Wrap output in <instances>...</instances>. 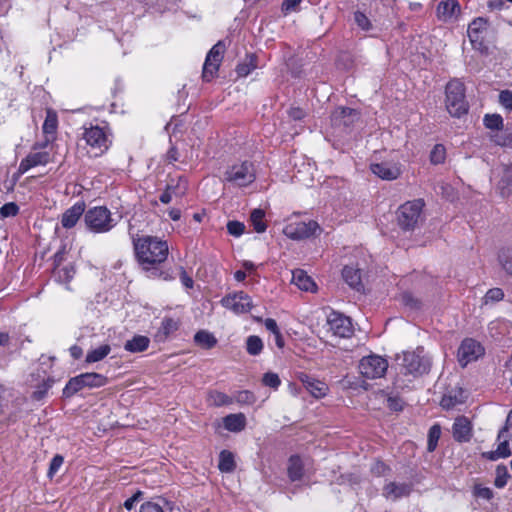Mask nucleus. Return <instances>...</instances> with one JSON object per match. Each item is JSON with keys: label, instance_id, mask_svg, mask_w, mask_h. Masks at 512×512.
<instances>
[{"label": "nucleus", "instance_id": "nucleus-1", "mask_svg": "<svg viewBox=\"0 0 512 512\" xmlns=\"http://www.w3.org/2000/svg\"><path fill=\"white\" fill-rule=\"evenodd\" d=\"M133 244L138 263L146 271L147 276L158 278L164 275L159 270V265L167 259L169 251L167 242L157 237L142 236L134 238Z\"/></svg>", "mask_w": 512, "mask_h": 512}, {"label": "nucleus", "instance_id": "nucleus-2", "mask_svg": "<svg viewBox=\"0 0 512 512\" xmlns=\"http://www.w3.org/2000/svg\"><path fill=\"white\" fill-rule=\"evenodd\" d=\"M396 361L402 374L414 378L428 373L431 368V359L424 353L423 348L403 352L402 355H397Z\"/></svg>", "mask_w": 512, "mask_h": 512}, {"label": "nucleus", "instance_id": "nucleus-3", "mask_svg": "<svg viewBox=\"0 0 512 512\" xmlns=\"http://www.w3.org/2000/svg\"><path fill=\"white\" fill-rule=\"evenodd\" d=\"M446 93V109L453 117H460L468 111V103L465 98L464 84L458 80L453 79L449 81L445 89Z\"/></svg>", "mask_w": 512, "mask_h": 512}, {"label": "nucleus", "instance_id": "nucleus-4", "mask_svg": "<svg viewBox=\"0 0 512 512\" xmlns=\"http://www.w3.org/2000/svg\"><path fill=\"white\" fill-rule=\"evenodd\" d=\"M425 203L422 199L407 201L397 211V221L403 230H414L422 219Z\"/></svg>", "mask_w": 512, "mask_h": 512}, {"label": "nucleus", "instance_id": "nucleus-5", "mask_svg": "<svg viewBox=\"0 0 512 512\" xmlns=\"http://www.w3.org/2000/svg\"><path fill=\"white\" fill-rule=\"evenodd\" d=\"M87 227L95 233H105L115 226L111 212L105 206L90 208L84 215Z\"/></svg>", "mask_w": 512, "mask_h": 512}, {"label": "nucleus", "instance_id": "nucleus-6", "mask_svg": "<svg viewBox=\"0 0 512 512\" xmlns=\"http://www.w3.org/2000/svg\"><path fill=\"white\" fill-rule=\"evenodd\" d=\"M107 378L99 373H83L71 378L63 389V395L71 397L84 387L96 388L104 386Z\"/></svg>", "mask_w": 512, "mask_h": 512}, {"label": "nucleus", "instance_id": "nucleus-7", "mask_svg": "<svg viewBox=\"0 0 512 512\" xmlns=\"http://www.w3.org/2000/svg\"><path fill=\"white\" fill-rule=\"evenodd\" d=\"M256 178L254 165L244 161L229 167L224 173V180L239 187L251 184Z\"/></svg>", "mask_w": 512, "mask_h": 512}, {"label": "nucleus", "instance_id": "nucleus-8", "mask_svg": "<svg viewBox=\"0 0 512 512\" xmlns=\"http://www.w3.org/2000/svg\"><path fill=\"white\" fill-rule=\"evenodd\" d=\"M387 368V360L378 355L363 357L359 363L361 375L368 379L381 378L386 373Z\"/></svg>", "mask_w": 512, "mask_h": 512}, {"label": "nucleus", "instance_id": "nucleus-9", "mask_svg": "<svg viewBox=\"0 0 512 512\" xmlns=\"http://www.w3.org/2000/svg\"><path fill=\"white\" fill-rule=\"evenodd\" d=\"M225 52V45L221 41L216 43L208 52L204 65L202 77L205 81H211L218 72Z\"/></svg>", "mask_w": 512, "mask_h": 512}, {"label": "nucleus", "instance_id": "nucleus-10", "mask_svg": "<svg viewBox=\"0 0 512 512\" xmlns=\"http://www.w3.org/2000/svg\"><path fill=\"white\" fill-rule=\"evenodd\" d=\"M328 331L335 337L349 338L353 334V325L349 317L331 312L327 317Z\"/></svg>", "mask_w": 512, "mask_h": 512}, {"label": "nucleus", "instance_id": "nucleus-11", "mask_svg": "<svg viewBox=\"0 0 512 512\" xmlns=\"http://www.w3.org/2000/svg\"><path fill=\"white\" fill-rule=\"evenodd\" d=\"M320 229L316 221H295L290 222L283 228V233L293 240H301L313 236Z\"/></svg>", "mask_w": 512, "mask_h": 512}, {"label": "nucleus", "instance_id": "nucleus-12", "mask_svg": "<svg viewBox=\"0 0 512 512\" xmlns=\"http://www.w3.org/2000/svg\"><path fill=\"white\" fill-rule=\"evenodd\" d=\"M83 138L92 149L98 150L95 152V156L102 154L109 148L108 134L104 128L99 126H90L85 128Z\"/></svg>", "mask_w": 512, "mask_h": 512}, {"label": "nucleus", "instance_id": "nucleus-13", "mask_svg": "<svg viewBox=\"0 0 512 512\" xmlns=\"http://www.w3.org/2000/svg\"><path fill=\"white\" fill-rule=\"evenodd\" d=\"M484 354L482 345L474 339L466 338L458 348V362L462 367L476 361Z\"/></svg>", "mask_w": 512, "mask_h": 512}, {"label": "nucleus", "instance_id": "nucleus-14", "mask_svg": "<svg viewBox=\"0 0 512 512\" xmlns=\"http://www.w3.org/2000/svg\"><path fill=\"white\" fill-rule=\"evenodd\" d=\"M47 144H35L33 150L21 160L19 164V172L26 173L29 169L36 166H44L50 162V154L46 151H36L38 148H44Z\"/></svg>", "mask_w": 512, "mask_h": 512}, {"label": "nucleus", "instance_id": "nucleus-15", "mask_svg": "<svg viewBox=\"0 0 512 512\" xmlns=\"http://www.w3.org/2000/svg\"><path fill=\"white\" fill-rule=\"evenodd\" d=\"M221 303L236 314L247 313L252 308V300L244 292L227 295L221 300Z\"/></svg>", "mask_w": 512, "mask_h": 512}, {"label": "nucleus", "instance_id": "nucleus-16", "mask_svg": "<svg viewBox=\"0 0 512 512\" xmlns=\"http://www.w3.org/2000/svg\"><path fill=\"white\" fill-rule=\"evenodd\" d=\"M493 176L498 178L497 189L501 197L506 198L510 196L512 185V167L502 164L493 170Z\"/></svg>", "mask_w": 512, "mask_h": 512}, {"label": "nucleus", "instance_id": "nucleus-17", "mask_svg": "<svg viewBox=\"0 0 512 512\" xmlns=\"http://www.w3.org/2000/svg\"><path fill=\"white\" fill-rule=\"evenodd\" d=\"M358 119V111L348 107H338L331 115V122L335 127L343 126L344 128H348Z\"/></svg>", "mask_w": 512, "mask_h": 512}, {"label": "nucleus", "instance_id": "nucleus-18", "mask_svg": "<svg viewBox=\"0 0 512 512\" xmlns=\"http://www.w3.org/2000/svg\"><path fill=\"white\" fill-rule=\"evenodd\" d=\"M370 170L377 177L387 181L395 180L401 174L400 165L394 162L372 163Z\"/></svg>", "mask_w": 512, "mask_h": 512}, {"label": "nucleus", "instance_id": "nucleus-19", "mask_svg": "<svg viewBox=\"0 0 512 512\" xmlns=\"http://www.w3.org/2000/svg\"><path fill=\"white\" fill-rule=\"evenodd\" d=\"M298 379L304 385L306 390L311 394V396L317 399L326 396L329 390L326 383L318 379H315L305 373H299Z\"/></svg>", "mask_w": 512, "mask_h": 512}, {"label": "nucleus", "instance_id": "nucleus-20", "mask_svg": "<svg viewBox=\"0 0 512 512\" xmlns=\"http://www.w3.org/2000/svg\"><path fill=\"white\" fill-rule=\"evenodd\" d=\"M452 435L455 441L464 443L472 437V424L465 416H459L452 425Z\"/></svg>", "mask_w": 512, "mask_h": 512}, {"label": "nucleus", "instance_id": "nucleus-21", "mask_svg": "<svg viewBox=\"0 0 512 512\" xmlns=\"http://www.w3.org/2000/svg\"><path fill=\"white\" fill-rule=\"evenodd\" d=\"M437 17L439 20L447 22L456 19L460 14V5L457 0L441 1L437 6Z\"/></svg>", "mask_w": 512, "mask_h": 512}, {"label": "nucleus", "instance_id": "nucleus-22", "mask_svg": "<svg viewBox=\"0 0 512 512\" xmlns=\"http://www.w3.org/2000/svg\"><path fill=\"white\" fill-rule=\"evenodd\" d=\"M343 280L349 287L360 292L364 289L361 269L354 265H346L342 269Z\"/></svg>", "mask_w": 512, "mask_h": 512}, {"label": "nucleus", "instance_id": "nucleus-23", "mask_svg": "<svg viewBox=\"0 0 512 512\" xmlns=\"http://www.w3.org/2000/svg\"><path fill=\"white\" fill-rule=\"evenodd\" d=\"M85 203L83 201L76 202L68 208L61 217V224L64 228L70 229L76 225L80 217L85 212Z\"/></svg>", "mask_w": 512, "mask_h": 512}, {"label": "nucleus", "instance_id": "nucleus-24", "mask_svg": "<svg viewBox=\"0 0 512 512\" xmlns=\"http://www.w3.org/2000/svg\"><path fill=\"white\" fill-rule=\"evenodd\" d=\"M466 398H467L466 392L460 387H455V388L448 390L443 395L440 404L444 409L449 410L459 404L464 403Z\"/></svg>", "mask_w": 512, "mask_h": 512}, {"label": "nucleus", "instance_id": "nucleus-25", "mask_svg": "<svg viewBox=\"0 0 512 512\" xmlns=\"http://www.w3.org/2000/svg\"><path fill=\"white\" fill-rule=\"evenodd\" d=\"M410 492L411 486L407 483L389 482L383 487V496L392 501L408 496Z\"/></svg>", "mask_w": 512, "mask_h": 512}, {"label": "nucleus", "instance_id": "nucleus-26", "mask_svg": "<svg viewBox=\"0 0 512 512\" xmlns=\"http://www.w3.org/2000/svg\"><path fill=\"white\" fill-rule=\"evenodd\" d=\"M292 283L303 291L312 292L316 287V284L314 283L312 278L301 269H297L292 272Z\"/></svg>", "mask_w": 512, "mask_h": 512}, {"label": "nucleus", "instance_id": "nucleus-27", "mask_svg": "<svg viewBox=\"0 0 512 512\" xmlns=\"http://www.w3.org/2000/svg\"><path fill=\"white\" fill-rule=\"evenodd\" d=\"M58 127L57 114L52 110H47L46 118L42 126L43 133L46 135L45 143L48 144L54 139Z\"/></svg>", "mask_w": 512, "mask_h": 512}, {"label": "nucleus", "instance_id": "nucleus-28", "mask_svg": "<svg viewBox=\"0 0 512 512\" xmlns=\"http://www.w3.org/2000/svg\"><path fill=\"white\" fill-rule=\"evenodd\" d=\"M150 339L144 335H135L132 339L127 340L124 349L130 353H140L149 347Z\"/></svg>", "mask_w": 512, "mask_h": 512}, {"label": "nucleus", "instance_id": "nucleus-29", "mask_svg": "<svg viewBox=\"0 0 512 512\" xmlns=\"http://www.w3.org/2000/svg\"><path fill=\"white\" fill-rule=\"evenodd\" d=\"M223 424L228 431L239 432L245 428L246 418L242 413L230 414L224 417Z\"/></svg>", "mask_w": 512, "mask_h": 512}, {"label": "nucleus", "instance_id": "nucleus-30", "mask_svg": "<svg viewBox=\"0 0 512 512\" xmlns=\"http://www.w3.org/2000/svg\"><path fill=\"white\" fill-rule=\"evenodd\" d=\"M487 29V21L484 18L474 19L468 26V36L471 42H478L481 34Z\"/></svg>", "mask_w": 512, "mask_h": 512}, {"label": "nucleus", "instance_id": "nucleus-31", "mask_svg": "<svg viewBox=\"0 0 512 512\" xmlns=\"http://www.w3.org/2000/svg\"><path fill=\"white\" fill-rule=\"evenodd\" d=\"M287 472L291 481H297L302 478L303 463L299 456L293 455L289 458Z\"/></svg>", "mask_w": 512, "mask_h": 512}, {"label": "nucleus", "instance_id": "nucleus-32", "mask_svg": "<svg viewBox=\"0 0 512 512\" xmlns=\"http://www.w3.org/2000/svg\"><path fill=\"white\" fill-rule=\"evenodd\" d=\"M194 341L197 345L204 349H211L217 344L215 336L205 330L197 332L194 336Z\"/></svg>", "mask_w": 512, "mask_h": 512}, {"label": "nucleus", "instance_id": "nucleus-33", "mask_svg": "<svg viewBox=\"0 0 512 512\" xmlns=\"http://www.w3.org/2000/svg\"><path fill=\"white\" fill-rule=\"evenodd\" d=\"M498 262L505 273L512 277V248H501L498 252Z\"/></svg>", "mask_w": 512, "mask_h": 512}, {"label": "nucleus", "instance_id": "nucleus-34", "mask_svg": "<svg viewBox=\"0 0 512 512\" xmlns=\"http://www.w3.org/2000/svg\"><path fill=\"white\" fill-rule=\"evenodd\" d=\"M218 468L224 473H230L235 469L234 455L230 451L223 450L220 452Z\"/></svg>", "mask_w": 512, "mask_h": 512}, {"label": "nucleus", "instance_id": "nucleus-35", "mask_svg": "<svg viewBox=\"0 0 512 512\" xmlns=\"http://www.w3.org/2000/svg\"><path fill=\"white\" fill-rule=\"evenodd\" d=\"M111 351V347L108 344L101 345L91 351H89L86 355L87 363H95L103 360Z\"/></svg>", "mask_w": 512, "mask_h": 512}, {"label": "nucleus", "instance_id": "nucleus-36", "mask_svg": "<svg viewBox=\"0 0 512 512\" xmlns=\"http://www.w3.org/2000/svg\"><path fill=\"white\" fill-rule=\"evenodd\" d=\"M257 67L256 56L248 55L246 59L237 65L236 72L240 77H246Z\"/></svg>", "mask_w": 512, "mask_h": 512}, {"label": "nucleus", "instance_id": "nucleus-37", "mask_svg": "<svg viewBox=\"0 0 512 512\" xmlns=\"http://www.w3.org/2000/svg\"><path fill=\"white\" fill-rule=\"evenodd\" d=\"M75 275V268L72 264L54 268V276L60 282H69Z\"/></svg>", "mask_w": 512, "mask_h": 512}, {"label": "nucleus", "instance_id": "nucleus-38", "mask_svg": "<svg viewBox=\"0 0 512 512\" xmlns=\"http://www.w3.org/2000/svg\"><path fill=\"white\" fill-rule=\"evenodd\" d=\"M265 213L261 209H254L250 215L251 224L257 233H263L266 230V224L264 222Z\"/></svg>", "mask_w": 512, "mask_h": 512}, {"label": "nucleus", "instance_id": "nucleus-39", "mask_svg": "<svg viewBox=\"0 0 512 512\" xmlns=\"http://www.w3.org/2000/svg\"><path fill=\"white\" fill-rule=\"evenodd\" d=\"M263 347L262 339L256 335H251L246 340V350L252 356L259 355L262 352Z\"/></svg>", "mask_w": 512, "mask_h": 512}, {"label": "nucleus", "instance_id": "nucleus-40", "mask_svg": "<svg viewBox=\"0 0 512 512\" xmlns=\"http://www.w3.org/2000/svg\"><path fill=\"white\" fill-rule=\"evenodd\" d=\"M441 436V427L438 424H434L430 427L428 432V443H427V450L429 452H433L438 444V441Z\"/></svg>", "mask_w": 512, "mask_h": 512}, {"label": "nucleus", "instance_id": "nucleus-41", "mask_svg": "<svg viewBox=\"0 0 512 512\" xmlns=\"http://www.w3.org/2000/svg\"><path fill=\"white\" fill-rule=\"evenodd\" d=\"M353 19L355 24L363 31H370L373 28L372 22L366 14L357 10L353 13Z\"/></svg>", "mask_w": 512, "mask_h": 512}, {"label": "nucleus", "instance_id": "nucleus-42", "mask_svg": "<svg viewBox=\"0 0 512 512\" xmlns=\"http://www.w3.org/2000/svg\"><path fill=\"white\" fill-rule=\"evenodd\" d=\"M483 121L485 127L490 130H501L503 128V118L499 114H486Z\"/></svg>", "mask_w": 512, "mask_h": 512}, {"label": "nucleus", "instance_id": "nucleus-43", "mask_svg": "<svg viewBox=\"0 0 512 512\" xmlns=\"http://www.w3.org/2000/svg\"><path fill=\"white\" fill-rule=\"evenodd\" d=\"M446 158V149L441 144H436L431 153H430V161L433 164H441L445 161Z\"/></svg>", "mask_w": 512, "mask_h": 512}, {"label": "nucleus", "instance_id": "nucleus-44", "mask_svg": "<svg viewBox=\"0 0 512 512\" xmlns=\"http://www.w3.org/2000/svg\"><path fill=\"white\" fill-rule=\"evenodd\" d=\"M208 401L214 406H224L231 403L230 398L226 394L218 391L211 392Z\"/></svg>", "mask_w": 512, "mask_h": 512}, {"label": "nucleus", "instance_id": "nucleus-45", "mask_svg": "<svg viewBox=\"0 0 512 512\" xmlns=\"http://www.w3.org/2000/svg\"><path fill=\"white\" fill-rule=\"evenodd\" d=\"M165 504L164 500L148 501L141 505L140 512H165Z\"/></svg>", "mask_w": 512, "mask_h": 512}, {"label": "nucleus", "instance_id": "nucleus-46", "mask_svg": "<svg viewBox=\"0 0 512 512\" xmlns=\"http://www.w3.org/2000/svg\"><path fill=\"white\" fill-rule=\"evenodd\" d=\"M503 297H504V292L502 289L491 288L486 292V294L483 298V301L485 304L495 303V302L501 301L503 299Z\"/></svg>", "mask_w": 512, "mask_h": 512}, {"label": "nucleus", "instance_id": "nucleus-47", "mask_svg": "<svg viewBox=\"0 0 512 512\" xmlns=\"http://www.w3.org/2000/svg\"><path fill=\"white\" fill-rule=\"evenodd\" d=\"M19 212V207L14 202H8L0 208V215L3 218L16 216Z\"/></svg>", "mask_w": 512, "mask_h": 512}, {"label": "nucleus", "instance_id": "nucleus-48", "mask_svg": "<svg viewBox=\"0 0 512 512\" xmlns=\"http://www.w3.org/2000/svg\"><path fill=\"white\" fill-rule=\"evenodd\" d=\"M178 327V321L173 318H164L162 320L161 329L166 336L176 331Z\"/></svg>", "mask_w": 512, "mask_h": 512}, {"label": "nucleus", "instance_id": "nucleus-49", "mask_svg": "<svg viewBox=\"0 0 512 512\" xmlns=\"http://www.w3.org/2000/svg\"><path fill=\"white\" fill-rule=\"evenodd\" d=\"M227 230L229 234L235 237H239L244 233L245 225L239 221H229L227 223Z\"/></svg>", "mask_w": 512, "mask_h": 512}, {"label": "nucleus", "instance_id": "nucleus-50", "mask_svg": "<svg viewBox=\"0 0 512 512\" xmlns=\"http://www.w3.org/2000/svg\"><path fill=\"white\" fill-rule=\"evenodd\" d=\"M263 383H264V385H266L268 387L277 389L281 384V380H280L278 374L268 372V373H265L263 376Z\"/></svg>", "mask_w": 512, "mask_h": 512}, {"label": "nucleus", "instance_id": "nucleus-51", "mask_svg": "<svg viewBox=\"0 0 512 512\" xmlns=\"http://www.w3.org/2000/svg\"><path fill=\"white\" fill-rule=\"evenodd\" d=\"M235 399L241 404H253L256 400L254 394L248 390L239 391L236 394Z\"/></svg>", "mask_w": 512, "mask_h": 512}, {"label": "nucleus", "instance_id": "nucleus-52", "mask_svg": "<svg viewBox=\"0 0 512 512\" xmlns=\"http://www.w3.org/2000/svg\"><path fill=\"white\" fill-rule=\"evenodd\" d=\"M63 462H64V458L61 455H55L52 458V460L50 462L49 470H48V476L50 478H52L58 472V470L62 466Z\"/></svg>", "mask_w": 512, "mask_h": 512}, {"label": "nucleus", "instance_id": "nucleus-53", "mask_svg": "<svg viewBox=\"0 0 512 512\" xmlns=\"http://www.w3.org/2000/svg\"><path fill=\"white\" fill-rule=\"evenodd\" d=\"M499 103L507 110H512V91L503 90L499 94Z\"/></svg>", "mask_w": 512, "mask_h": 512}, {"label": "nucleus", "instance_id": "nucleus-54", "mask_svg": "<svg viewBox=\"0 0 512 512\" xmlns=\"http://www.w3.org/2000/svg\"><path fill=\"white\" fill-rule=\"evenodd\" d=\"M501 439H503V440L500 441V443L498 444V447H497L496 451L501 456V458H507V457H509L511 455V450H510V447H509V442L505 438V436L502 437Z\"/></svg>", "mask_w": 512, "mask_h": 512}, {"label": "nucleus", "instance_id": "nucleus-55", "mask_svg": "<svg viewBox=\"0 0 512 512\" xmlns=\"http://www.w3.org/2000/svg\"><path fill=\"white\" fill-rule=\"evenodd\" d=\"M474 493L478 498L490 500L493 497V491L488 487L476 486Z\"/></svg>", "mask_w": 512, "mask_h": 512}, {"label": "nucleus", "instance_id": "nucleus-56", "mask_svg": "<svg viewBox=\"0 0 512 512\" xmlns=\"http://www.w3.org/2000/svg\"><path fill=\"white\" fill-rule=\"evenodd\" d=\"M142 496L143 493L141 491H137L133 496H131L124 502V507L127 510H132L135 506V503H137L142 498Z\"/></svg>", "mask_w": 512, "mask_h": 512}, {"label": "nucleus", "instance_id": "nucleus-57", "mask_svg": "<svg viewBox=\"0 0 512 512\" xmlns=\"http://www.w3.org/2000/svg\"><path fill=\"white\" fill-rule=\"evenodd\" d=\"M66 247L63 246L60 250H58L53 257L54 268H57L62 265L65 260Z\"/></svg>", "mask_w": 512, "mask_h": 512}, {"label": "nucleus", "instance_id": "nucleus-58", "mask_svg": "<svg viewBox=\"0 0 512 512\" xmlns=\"http://www.w3.org/2000/svg\"><path fill=\"white\" fill-rule=\"evenodd\" d=\"M403 303L406 306H409L411 308H418L419 307V301L413 297V295L409 293H405L402 296Z\"/></svg>", "mask_w": 512, "mask_h": 512}, {"label": "nucleus", "instance_id": "nucleus-59", "mask_svg": "<svg viewBox=\"0 0 512 512\" xmlns=\"http://www.w3.org/2000/svg\"><path fill=\"white\" fill-rule=\"evenodd\" d=\"M265 328L270 331L272 334H275L279 331V327L276 323V321L272 318H267L264 320Z\"/></svg>", "mask_w": 512, "mask_h": 512}, {"label": "nucleus", "instance_id": "nucleus-60", "mask_svg": "<svg viewBox=\"0 0 512 512\" xmlns=\"http://www.w3.org/2000/svg\"><path fill=\"white\" fill-rule=\"evenodd\" d=\"M301 2V0H284L283 3H282V10L284 12H290L292 11L299 3Z\"/></svg>", "mask_w": 512, "mask_h": 512}, {"label": "nucleus", "instance_id": "nucleus-61", "mask_svg": "<svg viewBox=\"0 0 512 512\" xmlns=\"http://www.w3.org/2000/svg\"><path fill=\"white\" fill-rule=\"evenodd\" d=\"M174 188L168 186L167 189L160 195V201L164 204H168L172 200V193Z\"/></svg>", "mask_w": 512, "mask_h": 512}, {"label": "nucleus", "instance_id": "nucleus-62", "mask_svg": "<svg viewBox=\"0 0 512 512\" xmlns=\"http://www.w3.org/2000/svg\"><path fill=\"white\" fill-rule=\"evenodd\" d=\"M289 116L294 120H301L305 116V112L299 107H294L289 110Z\"/></svg>", "mask_w": 512, "mask_h": 512}, {"label": "nucleus", "instance_id": "nucleus-63", "mask_svg": "<svg viewBox=\"0 0 512 512\" xmlns=\"http://www.w3.org/2000/svg\"><path fill=\"white\" fill-rule=\"evenodd\" d=\"M512 424V410L508 413L505 426L499 431L497 439L500 441L504 434L509 430V425Z\"/></svg>", "mask_w": 512, "mask_h": 512}, {"label": "nucleus", "instance_id": "nucleus-64", "mask_svg": "<svg viewBox=\"0 0 512 512\" xmlns=\"http://www.w3.org/2000/svg\"><path fill=\"white\" fill-rule=\"evenodd\" d=\"M180 279H181L182 284L186 288H192L193 287V283H194L193 279L186 273L185 270L181 271Z\"/></svg>", "mask_w": 512, "mask_h": 512}]
</instances>
